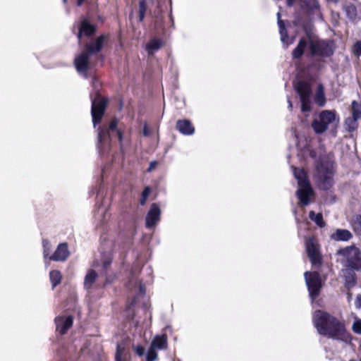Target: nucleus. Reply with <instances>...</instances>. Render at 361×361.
<instances>
[{
    "mask_svg": "<svg viewBox=\"0 0 361 361\" xmlns=\"http://www.w3.org/2000/svg\"><path fill=\"white\" fill-rule=\"evenodd\" d=\"M277 18H278V25L279 27V32L281 35V39L283 42V43H286V39L288 37L286 30L285 29V25L283 22L280 19L281 15L280 13H277Z\"/></svg>",
    "mask_w": 361,
    "mask_h": 361,
    "instance_id": "27",
    "label": "nucleus"
},
{
    "mask_svg": "<svg viewBox=\"0 0 361 361\" xmlns=\"http://www.w3.org/2000/svg\"><path fill=\"white\" fill-rule=\"evenodd\" d=\"M147 11V5L145 0H142L139 5V12L145 13Z\"/></svg>",
    "mask_w": 361,
    "mask_h": 361,
    "instance_id": "39",
    "label": "nucleus"
},
{
    "mask_svg": "<svg viewBox=\"0 0 361 361\" xmlns=\"http://www.w3.org/2000/svg\"><path fill=\"white\" fill-rule=\"evenodd\" d=\"M150 188L149 187H146L145 188V190H143L142 192V198L140 200V204L142 205L145 204V202H146V200L150 193Z\"/></svg>",
    "mask_w": 361,
    "mask_h": 361,
    "instance_id": "37",
    "label": "nucleus"
},
{
    "mask_svg": "<svg viewBox=\"0 0 361 361\" xmlns=\"http://www.w3.org/2000/svg\"><path fill=\"white\" fill-rule=\"evenodd\" d=\"M333 164L329 156H322L319 158L316 166L315 178L321 189L329 190L334 183Z\"/></svg>",
    "mask_w": 361,
    "mask_h": 361,
    "instance_id": "3",
    "label": "nucleus"
},
{
    "mask_svg": "<svg viewBox=\"0 0 361 361\" xmlns=\"http://www.w3.org/2000/svg\"><path fill=\"white\" fill-rule=\"evenodd\" d=\"M95 30L96 28L93 25L90 24L87 20H84L80 23L78 38L80 39L82 36L90 37L94 35Z\"/></svg>",
    "mask_w": 361,
    "mask_h": 361,
    "instance_id": "15",
    "label": "nucleus"
},
{
    "mask_svg": "<svg viewBox=\"0 0 361 361\" xmlns=\"http://www.w3.org/2000/svg\"><path fill=\"white\" fill-rule=\"evenodd\" d=\"M145 13L139 12V19H140V21L143 20V19L145 18Z\"/></svg>",
    "mask_w": 361,
    "mask_h": 361,
    "instance_id": "47",
    "label": "nucleus"
},
{
    "mask_svg": "<svg viewBox=\"0 0 361 361\" xmlns=\"http://www.w3.org/2000/svg\"><path fill=\"white\" fill-rule=\"evenodd\" d=\"M293 175L298 180V190L297 196L302 205H307L310 198L313 195V190L307 178V173L302 169L294 168Z\"/></svg>",
    "mask_w": 361,
    "mask_h": 361,
    "instance_id": "4",
    "label": "nucleus"
},
{
    "mask_svg": "<svg viewBox=\"0 0 361 361\" xmlns=\"http://www.w3.org/2000/svg\"><path fill=\"white\" fill-rule=\"evenodd\" d=\"M351 224L354 231L361 235V215L355 216Z\"/></svg>",
    "mask_w": 361,
    "mask_h": 361,
    "instance_id": "30",
    "label": "nucleus"
},
{
    "mask_svg": "<svg viewBox=\"0 0 361 361\" xmlns=\"http://www.w3.org/2000/svg\"><path fill=\"white\" fill-rule=\"evenodd\" d=\"M313 323L318 333L336 340H344L346 330L343 322L326 312L317 310L313 315Z\"/></svg>",
    "mask_w": 361,
    "mask_h": 361,
    "instance_id": "1",
    "label": "nucleus"
},
{
    "mask_svg": "<svg viewBox=\"0 0 361 361\" xmlns=\"http://www.w3.org/2000/svg\"><path fill=\"white\" fill-rule=\"evenodd\" d=\"M301 7L305 8L307 12H314L319 8L317 0H300Z\"/></svg>",
    "mask_w": 361,
    "mask_h": 361,
    "instance_id": "21",
    "label": "nucleus"
},
{
    "mask_svg": "<svg viewBox=\"0 0 361 361\" xmlns=\"http://www.w3.org/2000/svg\"><path fill=\"white\" fill-rule=\"evenodd\" d=\"M306 250L309 258L314 265L321 264V255L319 245L317 241L313 238H310L306 241Z\"/></svg>",
    "mask_w": 361,
    "mask_h": 361,
    "instance_id": "11",
    "label": "nucleus"
},
{
    "mask_svg": "<svg viewBox=\"0 0 361 361\" xmlns=\"http://www.w3.org/2000/svg\"><path fill=\"white\" fill-rule=\"evenodd\" d=\"M345 286L348 288L353 287L355 283V274L346 270L345 274Z\"/></svg>",
    "mask_w": 361,
    "mask_h": 361,
    "instance_id": "31",
    "label": "nucleus"
},
{
    "mask_svg": "<svg viewBox=\"0 0 361 361\" xmlns=\"http://www.w3.org/2000/svg\"><path fill=\"white\" fill-rule=\"evenodd\" d=\"M161 211L157 204H152L146 216V226L147 228L153 227L160 219Z\"/></svg>",
    "mask_w": 361,
    "mask_h": 361,
    "instance_id": "13",
    "label": "nucleus"
},
{
    "mask_svg": "<svg viewBox=\"0 0 361 361\" xmlns=\"http://www.w3.org/2000/svg\"><path fill=\"white\" fill-rule=\"evenodd\" d=\"M167 336L165 334L157 335L151 343V347L156 350H165L167 348Z\"/></svg>",
    "mask_w": 361,
    "mask_h": 361,
    "instance_id": "17",
    "label": "nucleus"
},
{
    "mask_svg": "<svg viewBox=\"0 0 361 361\" xmlns=\"http://www.w3.org/2000/svg\"><path fill=\"white\" fill-rule=\"evenodd\" d=\"M309 217L311 220L314 221L319 227H324L325 223L323 221L322 214H315L313 211H311L309 214Z\"/></svg>",
    "mask_w": 361,
    "mask_h": 361,
    "instance_id": "28",
    "label": "nucleus"
},
{
    "mask_svg": "<svg viewBox=\"0 0 361 361\" xmlns=\"http://www.w3.org/2000/svg\"><path fill=\"white\" fill-rule=\"evenodd\" d=\"M352 329L355 334L361 335V319L357 317L355 318Z\"/></svg>",
    "mask_w": 361,
    "mask_h": 361,
    "instance_id": "35",
    "label": "nucleus"
},
{
    "mask_svg": "<svg viewBox=\"0 0 361 361\" xmlns=\"http://www.w3.org/2000/svg\"><path fill=\"white\" fill-rule=\"evenodd\" d=\"M350 298H351V295H350V294H349V295H348V300H350Z\"/></svg>",
    "mask_w": 361,
    "mask_h": 361,
    "instance_id": "51",
    "label": "nucleus"
},
{
    "mask_svg": "<svg viewBox=\"0 0 361 361\" xmlns=\"http://www.w3.org/2000/svg\"><path fill=\"white\" fill-rule=\"evenodd\" d=\"M288 5L289 6H292L294 3V0H287Z\"/></svg>",
    "mask_w": 361,
    "mask_h": 361,
    "instance_id": "48",
    "label": "nucleus"
},
{
    "mask_svg": "<svg viewBox=\"0 0 361 361\" xmlns=\"http://www.w3.org/2000/svg\"><path fill=\"white\" fill-rule=\"evenodd\" d=\"M350 11H352V15L350 16V18H353L354 17L353 14H354V12L355 11V8L354 7H349L347 10V13H350Z\"/></svg>",
    "mask_w": 361,
    "mask_h": 361,
    "instance_id": "45",
    "label": "nucleus"
},
{
    "mask_svg": "<svg viewBox=\"0 0 361 361\" xmlns=\"http://www.w3.org/2000/svg\"><path fill=\"white\" fill-rule=\"evenodd\" d=\"M305 282L312 300H314L319 294V291L322 287V282L319 274L316 272H305Z\"/></svg>",
    "mask_w": 361,
    "mask_h": 361,
    "instance_id": "8",
    "label": "nucleus"
},
{
    "mask_svg": "<svg viewBox=\"0 0 361 361\" xmlns=\"http://www.w3.org/2000/svg\"><path fill=\"white\" fill-rule=\"evenodd\" d=\"M111 260H106L104 262L103 267L104 269H106L111 264Z\"/></svg>",
    "mask_w": 361,
    "mask_h": 361,
    "instance_id": "44",
    "label": "nucleus"
},
{
    "mask_svg": "<svg viewBox=\"0 0 361 361\" xmlns=\"http://www.w3.org/2000/svg\"><path fill=\"white\" fill-rule=\"evenodd\" d=\"M115 359L116 361H128V355L123 343L117 345Z\"/></svg>",
    "mask_w": 361,
    "mask_h": 361,
    "instance_id": "24",
    "label": "nucleus"
},
{
    "mask_svg": "<svg viewBox=\"0 0 361 361\" xmlns=\"http://www.w3.org/2000/svg\"><path fill=\"white\" fill-rule=\"evenodd\" d=\"M43 254H44V258L45 260L47 259L48 256L49 257V255L51 251V246L50 243L48 240H44L43 241Z\"/></svg>",
    "mask_w": 361,
    "mask_h": 361,
    "instance_id": "34",
    "label": "nucleus"
},
{
    "mask_svg": "<svg viewBox=\"0 0 361 361\" xmlns=\"http://www.w3.org/2000/svg\"><path fill=\"white\" fill-rule=\"evenodd\" d=\"M106 39L105 35H101L94 42L85 45V51L80 54L74 60L75 68L80 73H85L92 66L90 56L99 52Z\"/></svg>",
    "mask_w": 361,
    "mask_h": 361,
    "instance_id": "2",
    "label": "nucleus"
},
{
    "mask_svg": "<svg viewBox=\"0 0 361 361\" xmlns=\"http://www.w3.org/2000/svg\"><path fill=\"white\" fill-rule=\"evenodd\" d=\"M70 255V252L68 249L66 243H61L58 245L56 251L52 255L49 257V260L56 262H64Z\"/></svg>",
    "mask_w": 361,
    "mask_h": 361,
    "instance_id": "12",
    "label": "nucleus"
},
{
    "mask_svg": "<svg viewBox=\"0 0 361 361\" xmlns=\"http://www.w3.org/2000/svg\"><path fill=\"white\" fill-rule=\"evenodd\" d=\"M135 350L139 356H142L145 353V348L141 345L135 347Z\"/></svg>",
    "mask_w": 361,
    "mask_h": 361,
    "instance_id": "40",
    "label": "nucleus"
},
{
    "mask_svg": "<svg viewBox=\"0 0 361 361\" xmlns=\"http://www.w3.org/2000/svg\"><path fill=\"white\" fill-rule=\"evenodd\" d=\"M301 102V109L303 112H309L311 110V103L310 100V97H304L300 98Z\"/></svg>",
    "mask_w": 361,
    "mask_h": 361,
    "instance_id": "33",
    "label": "nucleus"
},
{
    "mask_svg": "<svg viewBox=\"0 0 361 361\" xmlns=\"http://www.w3.org/2000/svg\"><path fill=\"white\" fill-rule=\"evenodd\" d=\"M97 277V274L92 269L87 271L84 281V287L86 289L92 288Z\"/></svg>",
    "mask_w": 361,
    "mask_h": 361,
    "instance_id": "22",
    "label": "nucleus"
},
{
    "mask_svg": "<svg viewBox=\"0 0 361 361\" xmlns=\"http://www.w3.org/2000/svg\"><path fill=\"white\" fill-rule=\"evenodd\" d=\"M310 49L312 56H329L334 52L333 43L310 38Z\"/></svg>",
    "mask_w": 361,
    "mask_h": 361,
    "instance_id": "7",
    "label": "nucleus"
},
{
    "mask_svg": "<svg viewBox=\"0 0 361 361\" xmlns=\"http://www.w3.org/2000/svg\"><path fill=\"white\" fill-rule=\"evenodd\" d=\"M106 106V100L100 97H97L92 102V116L94 126L99 123L104 113Z\"/></svg>",
    "mask_w": 361,
    "mask_h": 361,
    "instance_id": "10",
    "label": "nucleus"
},
{
    "mask_svg": "<svg viewBox=\"0 0 361 361\" xmlns=\"http://www.w3.org/2000/svg\"><path fill=\"white\" fill-rule=\"evenodd\" d=\"M56 331L61 334H65L68 329L73 325V317L68 316L67 317H58L55 319Z\"/></svg>",
    "mask_w": 361,
    "mask_h": 361,
    "instance_id": "14",
    "label": "nucleus"
},
{
    "mask_svg": "<svg viewBox=\"0 0 361 361\" xmlns=\"http://www.w3.org/2000/svg\"><path fill=\"white\" fill-rule=\"evenodd\" d=\"M288 107L290 109H291L293 107L292 102L290 100H288Z\"/></svg>",
    "mask_w": 361,
    "mask_h": 361,
    "instance_id": "50",
    "label": "nucleus"
},
{
    "mask_svg": "<svg viewBox=\"0 0 361 361\" xmlns=\"http://www.w3.org/2000/svg\"><path fill=\"white\" fill-rule=\"evenodd\" d=\"M346 261V266L352 269L361 271V250L355 246L338 251Z\"/></svg>",
    "mask_w": 361,
    "mask_h": 361,
    "instance_id": "6",
    "label": "nucleus"
},
{
    "mask_svg": "<svg viewBox=\"0 0 361 361\" xmlns=\"http://www.w3.org/2000/svg\"><path fill=\"white\" fill-rule=\"evenodd\" d=\"M353 51L356 56H361V41L357 42L354 44Z\"/></svg>",
    "mask_w": 361,
    "mask_h": 361,
    "instance_id": "38",
    "label": "nucleus"
},
{
    "mask_svg": "<svg viewBox=\"0 0 361 361\" xmlns=\"http://www.w3.org/2000/svg\"><path fill=\"white\" fill-rule=\"evenodd\" d=\"M315 100L319 106H324L325 103L324 93L322 85L319 86L318 92L315 97Z\"/></svg>",
    "mask_w": 361,
    "mask_h": 361,
    "instance_id": "32",
    "label": "nucleus"
},
{
    "mask_svg": "<svg viewBox=\"0 0 361 361\" xmlns=\"http://www.w3.org/2000/svg\"><path fill=\"white\" fill-rule=\"evenodd\" d=\"M178 130L184 135H190L195 133V128L188 120H178L176 123Z\"/></svg>",
    "mask_w": 361,
    "mask_h": 361,
    "instance_id": "16",
    "label": "nucleus"
},
{
    "mask_svg": "<svg viewBox=\"0 0 361 361\" xmlns=\"http://www.w3.org/2000/svg\"><path fill=\"white\" fill-rule=\"evenodd\" d=\"M118 123V121L117 119H113L109 123L108 128L100 129L99 131L98 140L99 145L103 146L109 140V131H116L119 140L121 150L123 152L124 147L123 144V133L120 130L117 129Z\"/></svg>",
    "mask_w": 361,
    "mask_h": 361,
    "instance_id": "9",
    "label": "nucleus"
},
{
    "mask_svg": "<svg viewBox=\"0 0 361 361\" xmlns=\"http://www.w3.org/2000/svg\"><path fill=\"white\" fill-rule=\"evenodd\" d=\"M331 238L335 240H348L352 237L351 233L345 229H337L331 234Z\"/></svg>",
    "mask_w": 361,
    "mask_h": 361,
    "instance_id": "20",
    "label": "nucleus"
},
{
    "mask_svg": "<svg viewBox=\"0 0 361 361\" xmlns=\"http://www.w3.org/2000/svg\"><path fill=\"white\" fill-rule=\"evenodd\" d=\"M351 106L352 117L360 120L361 118V104L356 101H353Z\"/></svg>",
    "mask_w": 361,
    "mask_h": 361,
    "instance_id": "29",
    "label": "nucleus"
},
{
    "mask_svg": "<svg viewBox=\"0 0 361 361\" xmlns=\"http://www.w3.org/2000/svg\"><path fill=\"white\" fill-rule=\"evenodd\" d=\"M355 305L357 308H361V295H357Z\"/></svg>",
    "mask_w": 361,
    "mask_h": 361,
    "instance_id": "41",
    "label": "nucleus"
},
{
    "mask_svg": "<svg viewBox=\"0 0 361 361\" xmlns=\"http://www.w3.org/2000/svg\"><path fill=\"white\" fill-rule=\"evenodd\" d=\"M49 278L52 283V286L54 288L61 283V274L60 271L57 270H53L49 273Z\"/></svg>",
    "mask_w": 361,
    "mask_h": 361,
    "instance_id": "26",
    "label": "nucleus"
},
{
    "mask_svg": "<svg viewBox=\"0 0 361 361\" xmlns=\"http://www.w3.org/2000/svg\"><path fill=\"white\" fill-rule=\"evenodd\" d=\"M156 349L149 347L147 353V361H155L157 359Z\"/></svg>",
    "mask_w": 361,
    "mask_h": 361,
    "instance_id": "36",
    "label": "nucleus"
},
{
    "mask_svg": "<svg viewBox=\"0 0 361 361\" xmlns=\"http://www.w3.org/2000/svg\"><path fill=\"white\" fill-rule=\"evenodd\" d=\"M308 44L310 45V38H302L300 40L298 46L293 51V57L294 59L300 58L302 55Z\"/></svg>",
    "mask_w": 361,
    "mask_h": 361,
    "instance_id": "18",
    "label": "nucleus"
},
{
    "mask_svg": "<svg viewBox=\"0 0 361 361\" xmlns=\"http://www.w3.org/2000/svg\"><path fill=\"white\" fill-rule=\"evenodd\" d=\"M295 89L300 95V98L310 97V85L303 81H299L295 85Z\"/></svg>",
    "mask_w": 361,
    "mask_h": 361,
    "instance_id": "19",
    "label": "nucleus"
},
{
    "mask_svg": "<svg viewBox=\"0 0 361 361\" xmlns=\"http://www.w3.org/2000/svg\"><path fill=\"white\" fill-rule=\"evenodd\" d=\"M85 0H77L78 6H81Z\"/></svg>",
    "mask_w": 361,
    "mask_h": 361,
    "instance_id": "49",
    "label": "nucleus"
},
{
    "mask_svg": "<svg viewBox=\"0 0 361 361\" xmlns=\"http://www.w3.org/2000/svg\"><path fill=\"white\" fill-rule=\"evenodd\" d=\"M338 123L339 118L335 111L324 110L313 120L312 127L316 133L321 134L327 130L329 125Z\"/></svg>",
    "mask_w": 361,
    "mask_h": 361,
    "instance_id": "5",
    "label": "nucleus"
},
{
    "mask_svg": "<svg viewBox=\"0 0 361 361\" xmlns=\"http://www.w3.org/2000/svg\"><path fill=\"white\" fill-rule=\"evenodd\" d=\"M358 119L353 117H348L345 121V128L348 132H353L357 128V121Z\"/></svg>",
    "mask_w": 361,
    "mask_h": 361,
    "instance_id": "25",
    "label": "nucleus"
},
{
    "mask_svg": "<svg viewBox=\"0 0 361 361\" xmlns=\"http://www.w3.org/2000/svg\"><path fill=\"white\" fill-rule=\"evenodd\" d=\"M163 42L161 39H154L151 40L146 46V49L149 55H152L154 51L161 47Z\"/></svg>",
    "mask_w": 361,
    "mask_h": 361,
    "instance_id": "23",
    "label": "nucleus"
},
{
    "mask_svg": "<svg viewBox=\"0 0 361 361\" xmlns=\"http://www.w3.org/2000/svg\"><path fill=\"white\" fill-rule=\"evenodd\" d=\"M63 3H66L67 0H63Z\"/></svg>",
    "mask_w": 361,
    "mask_h": 361,
    "instance_id": "52",
    "label": "nucleus"
},
{
    "mask_svg": "<svg viewBox=\"0 0 361 361\" xmlns=\"http://www.w3.org/2000/svg\"><path fill=\"white\" fill-rule=\"evenodd\" d=\"M140 293L142 294V295H144L145 293V288L144 286L142 285H140Z\"/></svg>",
    "mask_w": 361,
    "mask_h": 361,
    "instance_id": "46",
    "label": "nucleus"
},
{
    "mask_svg": "<svg viewBox=\"0 0 361 361\" xmlns=\"http://www.w3.org/2000/svg\"><path fill=\"white\" fill-rule=\"evenodd\" d=\"M142 133L145 136H149L150 135V130L146 124L144 126Z\"/></svg>",
    "mask_w": 361,
    "mask_h": 361,
    "instance_id": "42",
    "label": "nucleus"
},
{
    "mask_svg": "<svg viewBox=\"0 0 361 361\" xmlns=\"http://www.w3.org/2000/svg\"><path fill=\"white\" fill-rule=\"evenodd\" d=\"M157 164V163L156 161L151 162L148 169V171H152L156 167Z\"/></svg>",
    "mask_w": 361,
    "mask_h": 361,
    "instance_id": "43",
    "label": "nucleus"
}]
</instances>
